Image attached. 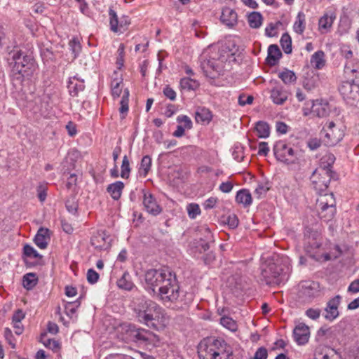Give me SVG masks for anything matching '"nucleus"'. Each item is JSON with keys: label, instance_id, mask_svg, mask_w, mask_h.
Masks as SVG:
<instances>
[{"label": "nucleus", "instance_id": "49", "mask_svg": "<svg viewBox=\"0 0 359 359\" xmlns=\"http://www.w3.org/2000/svg\"><path fill=\"white\" fill-rule=\"evenodd\" d=\"M345 73L347 74H352L355 80H356L357 82H359V62L357 63V69H354L353 65L351 64H346Z\"/></svg>", "mask_w": 359, "mask_h": 359}, {"label": "nucleus", "instance_id": "27", "mask_svg": "<svg viewBox=\"0 0 359 359\" xmlns=\"http://www.w3.org/2000/svg\"><path fill=\"white\" fill-rule=\"evenodd\" d=\"M236 201L244 207H248L252 202L251 194L247 189H241L236 194Z\"/></svg>", "mask_w": 359, "mask_h": 359}, {"label": "nucleus", "instance_id": "61", "mask_svg": "<svg viewBox=\"0 0 359 359\" xmlns=\"http://www.w3.org/2000/svg\"><path fill=\"white\" fill-rule=\"evenodd\" d=\"M163 94L166 97L169 98L170 100H175L176 98L175 91L168 86L164 88Z\"/></svg>", "mask_w": 359, "mask_h": 359}, {"label": "nucleus", "instance_id": "1", "mask_svg": "<svg viewBox=\"0 0 359 359\" xmlns=\"http://www.w3.org/2000/svg\"><path fill=\"white\" fill-rule=\"evenodd\" d=\"M235 60L234 53L226 46L212 47L202 54L201 68L207 77L215 79L229 69Z\"/></svg>", "mask_w": 359, "mask_h": 359}, {"label": "nucleus", "instance_id": "64", "mask_svg": "<svg viewBox=\"0 0 359 359\" xmlns=\"http://www.w3.org/2000/svg\"><path fill=\"white\" fill-rule=\"evenodd\" d=\"M348 291L351 293L359 292V279L353 280L348 287Z\"/></svg>", "mask_w": 359, "mask_h": 359}, {"label": "nucleus", "instance_id": "6", "mask_svg": "<svg viewBox=\"0 0 359 359\" xmlns=\"http://www.w3.org/2000/svg\"><path fill=\"white\" fill-rule=\"evenodd\" d=\"M8 60H12L13 70L23 77H28L33 73L34 64L31 55L25 54L22 50L15 48L9 53Z\"/></svg>", "mask_w": 359, "mask_h": 359}, {"label": "nucleus", "instance_id": "52", "mask_svg": "<svg viewBox=\"0 0 359 359\" xmlns=\"http://www.w3.org/2000/svg\"><path fill=\"white\" fill-rule=\"evenodd\" d=\"M69 46L73 54V58H76L81 50L79 42L74 39L69 41Z\"/></svg>", "mask_w": 359, "mask_h": 359}, {"label": "nucleus", "instance_id": "51", "mask_svg": "<svg viewBox=\"0 0 359 359\" xmlns=\"http://www.w3.org/2000/svg\"><path fill=\"white\" fill-rule=\"evenodd\" d=\"M318 79L317 76L312 77L311 79L306 78L303 82V86L307 90H311L317 86Z\"/></svg>", "mask_w": 359, "mask_h": 359}, {"label": "nucleus", "instance_id": "53", "mask_svg": "<svg viewBox=\"0 0 359 359\" xmlns=\"http://www.w3.org/2000/svg\"><path fill=\"white\" fill-rule=\"evenodd\" d=\"M279 25L280 22H277L276 24L270 23L265 28V34L269 37L275 36L277 34L276 29Z\"/></svg>", "mask_w": 359, "mask_h": 359}, {"label": "nucleus", "instance_id": "11", "mask_svg": "<svg viewBox=\"0 0 359 359\" xmlns=\"http://www.w3.org/2000/svg\"><path fill=\"white\" fill-rule=\"evenodd\" d=\"M155 311L151 312L146 325L156 330H163L169 323V317L165 310L156 304Z\"/></svg>", "mask_w": 359, "mask_h": 359}, {"label": "nucleus", "instance_id": "37", "mask_svg": "<svg viewBox=\"0 0 359 359\" xmlns=\"http://www.w3.org/2000/svg\"><path fill=\"white\" fill-rule=\"evenodd\" d=\"M180 86L184 90H195L199 87V83L195 79L185 77L180 80Z\"/></svg>", "mask_w": 359, "mask_h": 359}, {"label": "nucleus", "instance_id": "58", "mask_svg": "<svg viewBox=\"0 0 359 359\" xmlns=\"http://www.w3.org/2000/svg\"><path fill=\"white\" fill-rule=\"evenodd\" d=\"M177 121L178 123H182V126L188 130L192 128L191 120L186 115L179 116Z\"/></svg>", "mask_w": 359, "mask_h": 359}, {"label": "nucleus", "instance_id": "45", "mask_svg": "<svg viewBox=\"0 0 359 359\" xmlns=\"http://www.w3.org/2000/svg\"><path fill=\"white\" fill-rule=\"evenodd\" d=\"M188 216L191 219H195L201 212V208L197 203H189L187 206Z\"/></svg>", "mask_w": 359, "mask_h": 359}, {"label": "nucleus", "instance_id": "43", "mask_svg": "<svg viewBox=\"0 0 359 359\" xmlns=\"http://www.w3.org/2000/svg\"><path fill=\"white\" fill-rule=\"evenodd\" d=\"M128 102H129V90L126 88L123 90V96L120 102L121 107L119 111L121 114H124L128 111Z\"/></svg>", "mask_w": 359, "mask_h": 359}, {"label": "nucleus", "instance_id": "3", "mask_svg": "<svg viewBox=\"0 0 359 359\" xmlns=\"http://www.w3.org/2000/svg\"><path fill=\"white\" fill-rule=\"evenodd\" d=\"M200 359H232V352L224 340L208 337L198 346Z\"/></svg>", "mask_w": 359, "mask_h": 359}, {"label": "nucleus", "instance_id": "31", "mask_svg": "<svg viewBox=\"0 0 359 359\" xmlns=\"http://www.w3.org/2000/svg\"><path fill=\"white\" fill-rule=\"evenodd\" d=\"M306 28V17L303 12H299L293 25L294 31L298 34H302Z\"/></svg>", "mask_w": 359, "mask_h": 359}, {"label": "nucleus", "instance_id": "54", "mask_svg": "<svg viewBox=\"0 0 359 359\" xmlns=\"http://www.w3.org/2000/svg\"><path fill=\"white\" fill-rule=\"evenodd\" d=\"M87 280L90 284H95L99 279V274L93 269H90L87 271Z\"/></svg>", "mask_w": 359, "mask_h": 359}, {"label": "nucleus", "instance_id": "38", "mask_svg": "<svg viewBox=\"0 0 359 359\" xmlns=\"http://www.w3.org/2000/svg\"><path fill=\"white\" fill-rule=\"evenodd\" d=\"M118 286L126 290H130L133 288L134 284L130 280L128 273H124L122 277L117 282Z\"/></svg>", "mask_w": 359, "mask_h": 359}, {"label": "nucleus", "instance_id": "48", "mask_svg": "<svg viewBox=\"0 0 359 359\" xmlns=\"http://www.w3.org/2000/svg\"><path fill=\"white\" fill-rule=\"evenodd\" d=\"M130 163L127 156H124L122 161L121 165V176L123 178H128L130 173Z\"/></svg>", "mask_w": 359, "mask_h": 359}, {"label": "nucleus", "instance_id": "29", "mask_svg": "<svg viewBox=\"0 0 359 359\" xmlns=\"http://www.w3.org/2000/svg\"><path fill=\"white\" fill-rule=\"evenodd\" d=\"M311 64L316 69H322L325 65L324 52L318 50L314 53L311 57Z\"/></svg>", "mask_w": 359, "mask_h": 359}, {"label": "nucleus", "instance_id": "39", "mask_svg": "<svg viewBox=\"0 0 359 359\" xmlns=\"http://www.w3.org/2000/svg\"><path fill=\"white\" fill-rule=\"evenodd\" d=\"M278 77L286 85L294 83L297 80V76L294 72L289 69H285L284 71L279 72Z\"/></svg>", "mask_w": 359, "mask_h": 359}, {"label": "nucleus", "instance_id": "8", "mask_svg": "<svg viewBox=\"0 0 359 359\" xmlns=\"http://www.w3.org/2000/svg\"><path fill=\"white\" fill-rule=\"evenodd\" d=\"M316 208L320 218L325 221L331 220L335 212V199L333 194L321 195L316 201Z\"/></svg>", "mask_w": 359, "mask_h": 359}, {"label": "nucleus", "instance_id": "12", "mask_svg": "<svg viewBox=\"0 0 359 359\" xmlns=\"http://www.w3.org/2000/svg\"><path fill=\"white\" fill-rule=\"evenodd\" d=\"M156 303L150 299H142L135 305L134 311L137 320L145 325L151 312L155 311Z\"/></svg>", "mask_w": 359, "mask_h": 359}, {"label": "nucleus", "instance_id": "36", "mask_svg": "<svg viewBox=\"0 0 359 359\" xmlns=\"http://www.w3.org/2000/svg\"><path fill=\"white\" fill-rule=\"evenodd\" d=\"M195 118L198 123H209L212 119V114L207 109H201L196 113Z\"/></svg>", "mask_w": 359, "mask_h": 359}, {"label": "nucleus", "instance_id": "5", "mask_svg": "<svg viewBox=\"0 0 359 359\" xmlns=\"http://www.w3.org/2000/svg\"><path fill=\"white\" fill-rule=\"evenodd\" d=\"M174 276L175 275L168 268L149 269L144 274L146 288L156 294V288L158 289L165 284H170V281L174 280Z\"/></svg>", "mask_w": 359, "mask_h": 359}, {"label": "nucleus", "instance_id": "34", "mask_svg": "<svg viewBox=\"0 0 359 359\" xmlns=\"http://www.w3.org/2000/svg\"><path fill=\"white\" fill-rule=\"evenodd\" d=\"M123 84L121 78L113 79L111 82V95L114 98L119 97L123 90Z\"/></svg>", "mask_w": 359, "mask_h": 359}, {"label": "nucleus", "instance_id": "7", "mask_svg": "<svg viewBox=\"0 0 359 359\" xmlns=\"http://www.w3.org/2000/svg\"><path fill=\"white\" fill-rule=\"evenodd\" d=\"M273 153L276 159L286 164L299 163L302 158L301 151L294 149L290 144L284 141L276 142L273 147Z\"/></svg>", "mask_w": 359, "mask_h": 359}, {"label": "nucleus", "instance_id": "60", "mask_svg": "<svg viewBox=\"0 0 359 359\" xmlns=\"http://www.w3.org/2000/svg\"><path fill=\"white\" fill-rule=\"evenodd\" d=\"M254 97L252 95H241L238 97V104L241 106H245V104H250L252 102Z\"/></svg>", "mask_w": 359, "mask_h": 359}, {"label": "nucleus", "instance_id": "50", "mask_svg": "<svg viewBox=\"0 0 359 359\" xmlns=\"http://www.w3.org/2000/svg\"><path fill=\"white\" fill-rule=\"evenodd\" d=\"M316 359H338V356L333 349H330L325 353H317Z\"/></svg>", "mask_w": 359, "mask_h": 359}, {"label": "nucleus", "instance_id": "18", "mask_svg": "<svg viewBox=\"0 0 359 359\" xmlns=\"http://www.w3.org/2000/svg\"><path fill=\"white\" fill-rule=\"evenodd\" d=\"M293 337L298 345L307 344L310 338L309 327L304 323H298L293 330Z\"/></svg>", "mask_w": 359, "mask_h": 359}, {"label": "nucleus", "instance_id": "21", "mask_svg": "<svg viewBox=\"0 0 359 359\" xmlns=\"http://www.w3.org/2000/svg\"><path fill=\"white\" fill-rule=\"evenodd\" d=\"M130 339L136 342H147L151 340L154 334L144 329L130 327L129 330Z\"/></svg>", "mask_w": 359, "mask_h": 359}, {"label": "nucleus", "instance_id": "63", "mask_svg": "<svg viewBox=\"0 0 359 359\" xmlns=\"http://www.w3.org/2000/svg\"><path fill=\"white\" fill-rule=\"evenodd\" d=\"M267 358V351L264 347L259 348L255 353L253 359H266Z\"/></svg>", "mask_w": 359, "mask_h": 359}, {"label": "nucleus", "instance_id": "20", "mask_svg": "<svg viewBox=\"0 0 359 359\" xmlns=\"http://www.w3.org/2000/svg\"><path fill=\"white\" fill-rule=\"evenodd\" d=\"M306 243L311 249H317L321 245L320 232L318 229L306 227L304 231Z\"/></svg>", "mask_w": 359, "mask_h": 359}, {"label": "nucleus", "instance_id": "16", "mask_svg": "<svg viewBox=\"0 0 359 359\" xmlns=\"http://www.w3.org/2000/svg\"><path fill=\"white\" fill-rule=\"evenodd\" d=\"M299 287V293L305 298H315L320 294V287L318 282L306 280L302 282Z\"/></svg>", "mask_w": 359, "mask_h": 359}, {"label": "nucleus", "instance_id": "14", "mask_svg": "<svg viewBox=\"0 0 359 359\" xmlns=\"http://www.w3.org/2000/svg\"><path fill=\"white\" fill-rule=\"evenodd\" d=\"M110 29L115 33H123L128 29L130 24V20L128 16L123 15L120 19L113 9L109 10Z\"/></svg>", "mask_w": 359, "mask_h": 359}, {"label": "nucleus", "instance_id": "23", "mask_svg": "<svg viewBox=\"0 0 359 359\" xmlns=\"http://www.w3.org/2000/svg\"><path fill=\"white\" fill-rule=\"evenodd\" d=\"M221 21L227 27H233L237 23L236 12L228 7L223 8L221 15Z\"/></svg>", "mask_w": 359, "mask_h": 359}, {"label": "nucleus", "instance_id": "17", "mask_svg": "<svg viewBox=\"0 0 359 359\" xmlns=\"http://www.w3.org/2000/svg\"><path fill=\"white\" fill-rule=\"evenodd\" d=\"M111 239L103 231H98L90 239L91 245L98 250H107L111 247Z\"/></svg>", "mask_w": 359, "mask_h": 359}, {"label": "nucleus", "instance_id": "15", "mask_svg": "<svg viewBox=\"0 0 359 359\" xmlns=\"http://www.w3.org/2000/svg\"><path fill=\"white\" fill-rule=\"evenodd\" d=\"M341 296L337 295L327 302L323 313V317L325 320L332 322L339 317V307L341 304Z\"/></svg>", "mask_w": 359, "mask_h": 359}, {"label": "nucleus", "instance_id": "28", "mask_svg": "<svg viewBox=\"0 0 359 359\" xmlns=\"http://www.w3.org/2000/svg\"><path fill=\"white\" fill-rule=\"evenodd\" d=\"M282 54L277 45H270L268 48L267 61L271 65H274L280 59Z\"/></svg>", "mask_w": 359, "mask_h": 359}, {"label": "nucleus", "instance_id": "30", "mask_svg": "<svg viewBox=\"0 0 359 359\" xmlns=\"http://www.w3.org/2000/svg\"><path fill=\"white\" fill-rule=\"evenodd\" d=\"M123 187L124 184L121 181H118L109 184L107 187V191L109 193L112 198L118 200L121 197Z\"/></svg>", "mask_w": 359, "mask_h": 359}, {"label": "nucleus", "instance_id": "62", "mask_svg": "<svg viewBox=\"0 0 359 359\" xmlns=\"http://www.w3.org/2000/svg\"><path fill=\"white\" fill-rule=\"evenodd\" d=\"M25 317V314L22 309H18L13 315L12 322L20 323Z\"/></svg>", "mask_w": 359, "mask_h": 359}, {"label": "nucleus", "instance_id": "41", "mask_svg": "<svg viewBox=\"0 0 359 359\" xmlns=\"http://www.w3.org/2000/svg\"><path fill=\"white\" fill-rule=\"evenodd\" d=\"M280 45L283 51L286 54H290L292 53V39L287 33H285L282 35L280 39Z\"/></svg>", "mask_w": 359, "mask_h": 359}, {"label": "nucleus", "instance_id": "42", "mask_svg": "<svg viewBox=\"0 0 359 359\" xmlns=\"http://www.w3.org/2000/svg\"><path fill=\"white\" fill-rule=\"evenodd\" d=\"M221 325L226 327V329L235 332L238 329V325L236 322L231 318L229 316H223L220 319Z\"/></svg>", "mask_w": 359, "mask_h": 359}, {"label": "nucleus", "instance_id": "59", "mask_svg": "<svg viewBox=\"0 0 359 359\" xmlns=\"http://www.w3.org/2000/svg\"><path fill=\"white\" fill-rule=\"evenodd\" d=\"M65 205L67 210L69 212L72 214H75L76 212L78 204L76 203L74 198L67 200Z\"/></svg>", "mask_w": 359, "mask_h": 359}, {"label": "nucleus", "instance_id": "25", "mask_svg": "<svg viewBox=\"0 0 359 359\" xmlns=\"http://www.w3.org/2000/svg\"><path fill=\"white\" fill-rule=\"evenodd\" d=\"M335 16L333 14L325 13L322 16L318 22L319 30L321 33H327L331 28Z\"/></svg>", "mask_w": 359, "mask_h": 359}, {"label": "nucleus", "instance_id": "55", "mask_svg": "<svg viewBox=\"0 0 359 359\" xmlns=\"http://www.w3.org/2000/svg\"><path fill=\"white\" fill-rule=\"evenodd\" d=\"M269 187L267 184H259L255 190V194L257 195V198H262L269 191Z\"/></svg>", "mask_w": 359, "mask_h": 359}, {"label": "nucleus", "instance_id": "56", "mask_svg": "<svg viewBox=\"0 0 359 359\" xmlns=\"http://www.w3.org/2000/svg\"><path fill=\"white\" fill-rule=\"evenodd\" d=\"M321 310L320 309L310 308L305 312L306 316L312 320H317L320 318Z\"/></svg>", "mask_w": 359, "mask_h": 359}, {"label": "nucleus", "instance_id": "33", "mask_svg": "<svg viewBox=\"0 0 359 359\" xmlns=\"http://www.w3.org/2000/svg\"><path fill=\"white\" fill-rule=\"evenodd\" d=\"M38 278L35 273H28L23 276L22 285L27 290L33 289L37 284Z\"/></svg>", "mask_w": 359, "mask_h": 359}, {"label": "nucleus", "instance_id": "22", "mask_svg": "<svg viewBox=\"0 0 359 359\" xmlns=\"http://www.w3.org/2000/svg\"><path fill=\"white\" fill-rule=\"evenodd\" d=\"M288 94L282 86H276L271 89L270 97L274 104L281 105L287 100Z\"/></svg>", "mask_w": 359, "mask_h": 359}, {"label": "nucleus", "instance_id": "19", "mask_svg": "<svg viewBox=\"0 0 359 359\" xmlns=\"http://www.w3.org/2000/svg\"><path fill=\"white\" fill-rule=\"evenodd\" d=\"M142 203L147 212L152 215H158L162 211L156 198L150 192H144Z\"/></svg>", "mask_w": 359, "mask_h": 359}, {"label": "nucleus", "instance_id": "35", "mask_svg": "<svg viewBox=\"0 0 359 359\" xmlns=\"http://www.w3.org/2000/svg\"><path fill=\"white\" fill-rule=\"evenodd\" d=\"M151 163V158L149 156L147 155L142 158L140 167L139 168V173L140 176L145 177L147 175L150 170Z\"/></svg>", "mask_w": 359, "mask_h": 359}, {"label": "nucleus", "instance_id": "10", "mask_svg": "<svg viewBox=\"0 0 359 359\" xmlns=\"http://www.w3.org/2000/svg\"><path fill=\"white\" fill-rule=\"evenodd\" d=\"M323 135V141L327 146H334L339 142L344 133L341 127L337 126L333 121L327 123L321 131Z\"/></svg>", "mask_w": 359, "mask_h": 359}, {"label": "nucleus", "instance_id": "40", "mask_svg": "<svg viewBox=\"0 0 359 359\" xmlns=\"http://www.w3.org/2000/svg\"><path fill=\"white\" fill-rule=\"evenodd\" d=\"M255 129L259 137L266 138L267 137H269L270 133V128L269 125L266 122H257L256 124Z\"/></svg>", "mask_w": 359, "mask_h": 359}, {"label": "nucleus", "instance_id": "2", "mask_svg": "<svg viewBox=\"0 0 359 359\" xmlns=\"http://www.w3.org/2000/svg\"><path fill=\"white\" fill-rule=\"evenodd\" d=\"M289 259L287 257L274 255L262 266V277L267 285H279L289 273Z\"/></svg>", "mask_w": 359, "mask_h": 359}, {"label": "nucleus", "instance_id": "24", "mask_svg": "<svg viewBox=\"0 0 359 359\" xmlns=\"http://www.w3.org/2000/svg\"><path fill=\"white\" fill-rule=\"evenodd\" d=\"M49 230L45 228H40L35 236L34 243L41 249L46 248L49 238Z\"/></svg>", "mask_w": 359, "mask_h": 359}, {"label": "nucleus", "instance_id": "4", "mask_svg": "<svg viewBox=\"0 0 359 359\" xmlns=\"http://www.w3.org/2000/svg\"><path fill=\"white\" fill-rule=\"evenodd\" d=\"M327 160V165L316 168L311 176V181L314 189L319 194L325 191L332 178L331 165L334 163L335 157L333 154H329L323 157L322 163Z\"/></svg>", "mask_w": 359, "mask_h": 359}, {"label": "nucleus", "instance_id": "44", "mask_svg": "<svg viewBox=\"0 0 359 359\" xmlns=\"http://www.w3.org/2000/svg\"><path fill=\"white\" fill-rule=\"evenodd\" d=\"M205 232L206 233V236H205V238H206V241H203V240H201V243H200V245L198 246V250L201 252H205L207 251L209 248H210V245H209V242L212 240V233L211 231L209 230V229L208 228H205Z\"/></svg>", "mask_w": 359, "mask_h": 359}, {"label": "nucleus", "instance_id": "9", "mask_svg": "<svg viewBox=\"0 0 359 359\" xmlns=\"http://www.w3.org/2000/svg\"><path fill=\"white\" fill-rule=\"evenodd\" d=\"M180 287L177 284L176 277L174 276V280L170 284H165L158 289L157 294L164 304L169 303H177L182 302L180 298Z\"/></svg>", "mask_w": 359, "mask_h": 359}, {"label": "nucleus", "instance_id": "13", "mask_svg": "<svg viewBox=\"0 0 359 359\" xmlns=\"http://www.w3.org/2000/svg\"><path fill=\"white\" fill-rule=\"evenodd\" d=\"M339 91L349 104H354L355 102L359 100V84L355 80L343 81L339 87Z\"/></svg>", "mask_w": 359, "mask_h": 359}, {"label": "nucleus", "instance_id": "57", "mask_svg": "<svg viewBox=\"0 0 359 359\" xmlns=\"http://www.w3.org/2000/svg\"><path fill=\"white\" fill-rule=\"evenodd\" d=\"M232 155L235 160L238 162L241 161L244 158L243 147L240 145H235Z\"/></svg>", "mask_w": 359, "mask_h": 359}, {"label": "nucleus", "instance_id": "32", "mask_svg": "<svg viewBox=\"0 0 359 359\" xmlns=\"http://www.w3.org/2000/svg\"><path fill=\"white\" fill-rule=\"evenodd\" d=\"M248 22L252 29L259 28L263 22V17L259 12H252L248 16Z\"/></svg>", "mask_w": 359, "mask_h": 359}, {"label": "nucleus", "instance_id": "26", "mask_svg": "<svg viewBox=\"0 0 359 359\" xmlns=\"http://www.w3.org/2000/svg\"><path fill=\"white\" fill-rule=\"evenodd\" d=\"M327 104L319 100H313L311 113L318 117H323L327 114Z\"/></svg>", "mask_w": 359, "mask_h": 359}, {"label": "nucleus", "instance_id": "46", "mask_svg": "<svg viewBox=\"0 0 359 359\" xmlns=\"http://www.w3.org/2000/svg\"><path fill=\"white\" fill-rule=\"evenodd\" d=\"M79 306V303H78L77 302L67 303L65 306V313L69 317L72 318L74 317Z\"/></svg>", "mask_w": 359, "mask_h": 359}, {"label": "nucleus", "instance_id": "47", "mask_svg": "<svg viewBox=\"0 0 359 359\" xmlns=\"http://www.w3.org/2000/svg\"><path fill=\"white\" fill-rule=\"evenodd\" d=\"M23 253L24 255L29 258H39L42 257L37 251L31 245L27 244L23 248Z\"/></svg>", "mask_w": 359, "mask_h": 359}]
</instances>
